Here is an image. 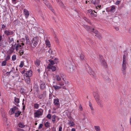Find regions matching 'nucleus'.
<instances>
[{
    "mask_svg": "<svg viewBox=\"0 0 131 131\" xmlns=\"http://www.w3.org/2000/svg\"><path fill=\"white\" fill-rule=\"evenodd\" d=\"M124 55L123 56V60L126 61L127 60V57L128 56V52L125 51L124 52Z\"/></svg>",
    "mask_w": 131,
    "mask_h": 131,
    "instance_id": "a211bd4d",
    "label": "nucleus"
},
{
    "mask_svg": "<svg viewBox=\"0 0 131 131\" xmlns=\"http://www.w3.org/2000/svg\"><path fill=\"white\" fill-rule=\"evenodd\" d=\"M39 42V39L38 38L35 37L32 40L31 45L32 47L34 48L38 45Z\"/></svg>",
    "mask_w": 131,
    "mask_h": 131,
    "instance_id": "6e6552de",
    "label": "nucleus"
},
{
    "mask_svg": "<svg viewBox=\"0 0 131 131\" xmlns=\"http://www.w3.org/2000/svg\"><path fill=\"white\" fill-rule=\"evenodd\" d=\"M93 95L95 100L98 105L101 107H103V105L101 100L100 99V97L97 93L94 92L93 93Z\"/></svg>",
    "mask_w": 131,
    "mask_h": 131,
    "instance_id": "7ed1b4c3",
    "label": "nucleus"
},
{
    "mask_svg": "<svg viewBox=\"0 0 131 131\" xmlns=\"http://www.w3.org/2000/svg\"><path fill=\"white\" fill-rule=\"evenodd\" d=\"M95 36L96 37L100 39H101V35L99 33L97 34Z\"/></svg>",
    "mask_w": 131,
    "mask_h": 131,
    "instance_id": "c9c22d12",
    "label": "nucleus"
},
{
    "mask_svg": "<svg viewBox=\"0 0 131 131\" xmlns=\"http://www.w3.org/2000/svg\"><path fill=\"white\" fill-rule=\"evenodd\" d=\"M49 48V50L48 51V52L50 53V54H51L52 53V50H51V49Z\"/></svg>",
    "mask_w": 131,
    "mask_h": 131,
    "instance_id": "13d9d810",
    "label": "nucleus"
},
{
    "mask_svg": "<svg viewBox=\"0 0 131 131\" xmlns=\"http://www.w3.org/2000/svg\"><path fill=\"white\" fill-rule=\"evenodd\" d=\"M68 124L71 127L75 125L74 123L73 122L71 121L69 122L68 123Z\"/></svg>",
    "mask_w": 131,
    "mask_h": 131,
    "instance_id": "b1692460",
    "label": "nucleus"
},
{
    "mask_svg": "<svg viewBox=\"0 0 131 131\" xmlns=\"http://www.w3.org/2000/svg\"><path fill=\"white\" fill-rule=\"evenodd\" d=\"M53 104L54 105L56 106H59L60 104L59 99H54Z\"/></svg>",
    "mask_w": 131,
    "mask_h": 131,
    "instance_id": "4468645a",
    "label": "nucleus"
},
{
    "mask_svg": "<svg viewBox=\"0 0 131 131\" xmlns=\"http://www.w3.org/2000/svg\"><path fill=\"white\" fill-rule=\"evenodd\" d=\"M43 110L42 109H39L37 110L34 114L35 117L39 118L40 116L42 115Z\"/></svg>",
    "mask_w": 131,
    "mask_h": 131,
    "instance_id": "0eeeda50",
    "label": "nucleus"
},
{
    "mask_svg": "<svg viewBox=\"0 0 131 131\" xmlns=\"http://www.w3.org/2000/svg\"><path fill=\"white\" fill-rule=\"evenodd\" d=\"M94 128L96 131H100L101 130L100 127L99 126H95Z\"/></svg>",
    "mask_w": 131,
    "mask_h": 131,
    "instance_id": "2f4dec72",
    "label": "nucleus"
},
{
    "mask_svg": "<svg viewBox=\"0 0 131 131\" xmlns=\"http://www.w3.org/2000/svg\"><path fill=\"white\" fill-rule=\"evenodd\" d=\"M79 109H80V110L81 111L82 110V107L81 106V105H80V106H79Z\"/></svg>",
    "mask_w": 131,
    "mask_h": 131,
    "instance_id": "69168bd1",
    "label": "nucleus"
},
{
    "mask_svg": "<svg viewBox=\"0 0 131 131\" xmlns=\"http://www.w3.org/2000/svg\"><path fill=\"white\" fill-rule=\"evenodd\" d=\"M80 59L82 61H84L85 60V58L83 54H81L80 55Z\"/></svg>",
    "mask_w": 131,
    "mask_h": 131,
    "instance_id": "cd10ccee",
    "label": "nucleus"
},
{
    "mask_svg": "<svg viewBox=\"0 0 131 131\" xmlns=\"http://www.w3.org/2000/svg\"><path fill=\"white\" fill-rule=\"evenodd\" d=\"M36 66L38 67L40 64V61L39 59H37L34 62Z\"/></svg>",
    "mask_w": 131,
    "mask_h": 131,
    "instance_id": "4be33fe9",
    "label": "nucleus"
},
{
    "mask_svg": "<svg viewBox=\"0 0 131 131\" xmlns=\"http://www.w3.org/2000/svg\"><path fill=\"white\" fill-rule=\"evenodd\" d=\"M51 9V11H52V12L53 13H54V9H53L52 8L51 9Z\"/></svg>",
    "mask_w": 131,
    "mask_h": 131,
    "instance_id": "774afa93",
    "label": "nucleus"
},
{
    "mask_svg": "<svg viewBox=\"0 0 131 131\" xmlns=\"http://www.w3.org/2000/svg\"><path fill=\"white\" fill-rule=\"evenodd\" d=\"M121 1V0H118V1H117L115 3V4L116 5H118L119 4Z\"/></svg>",
    "mask_w": 131,
    "mask_h": 131,
    "instance_id": "09e8293b",
    "label": "nucleus"
},
{
    "mask_svg": "<svg viewBox=\"0 0 131 131\" xmlns=\"http://www.w3.org/2000/svg\"><path fill=\"white\" fill-rule=\"evenodd\" d=\"M4 34L7 36H9L13 35L14 34V32L13 31L11 30H6L4 31Z\"/></svg>",
    "mask_w": 131,
    "mask_h": 131,
    "instance_id": "ddd939ff",
    "label": "nucleus"
},
{
    "mask_svg": "<svg viewBox=\"0 0 131 131\" xmlns=\"http://www.w3.org/2000/svg\"><path fill=\"white\" fill-rule=\"evenodd\" d=\"M53 61L55 63H57L58 62V59L57 58H55L54 59Z\"/></svg>",
    "mask_w": 131,
    "mask_h": 131,
    "instance_id": "3c124183",
    "label": "nucleus"
},
{
    "mask_svg": "<svg viewBox=\"0 0 131 131\" xmlns=\"http://www.w3.org/2000/svg\"><path fill=\"white\" fill-rule=\"evenodd\" d=\"M47 68L52 71H55L56 69V67L54 66H52L51 64H49L47 67Z\"/></svg>",
    "mask_w": 131,
    "mask_h": 131,
    "instance_id": "f3484780",
    "label": "nucleus"
},
{
    "mask_svg": "<svg viewBox=\"0 0 131 131\" xmlns=\"http://www.w3.org/2000/svg\"><path fill=\"white\" fill-rule=\"evenodd\" d=\"M10 57L9 56H8L6 58V60H7L10 59Z\"/></svg>",
    "mask_w": 131,
    "mask_h": 131,
    "instance_id": "bf43d9fd",
    "label": "nucleus"
},
{
    "mask_svg": "<svg viewBox=\"0 0 131 131\" xmlns=\"http://www.w3.org/2000/svg\"><path fill=\"white\" fill-rule=\"evenodd\" d=\"M19 109L17 107L15 106L12 108L9 111V113L11 115L15 113L17 111H18Z\"/></svg>",
    "mask_w": 131,
    "mask_h": 131,
    "instance_id": "9b49d317",
    "label": "nucleus"
},
{
    "mask_svg": "<svg viewBox=\"0 0 131 131\" xmlns=\"http://www.w3.org/2000/svg\"><path fill=\"white\" fill-rule=\"evenodd\" d=\"M62 127L60 126L59 128V131H62Z\"/></svg>",
    "mask_w": 131,
    "mask_h": 131,
    "instance_id": "680f3d73",
    "label": "nucleus"
},
{
    "mask_svg": "<svg viewBox=\"0 0 131 131\" xmlns=\"http://www.w3.org/2000/svg\"><path fill=\"white\" fill-rule=\"evenodd\" d=\"M13 42L14 40L13 39V38H9V43H11V44H12V43H13Z\"/></svg>",
    "mask_w": 131,
    "mask_h": 131,
    "instance_id": "f704fd0d",
    "label": "nucleus"
},
{
    "mask_svg": "<svg viewBox=\"0 0 131 131\" xmlns=\"http://www.w3.org/2000/svg\"><path fill=\"white\" fill-rule=\"evenodd\" d=\"M100 3V0H95L93 2V3L95 5L96 9H100L101 5H99Z\"/></svg>",
    "mask_w": 131,
    "mask_h": 131,
    "instance_id": "9d476101",
    "label": "nucleus"
},
{
    "mask_svg": "<svg viewBox=\"0 0 131 131\" xmlns=\"http://www.w3.org/2000/svg\"><path fill=\"white\" fill-rule=\"evenodd\" d=\"M71 131H76V130L75 128H72L71 129Z\"/></svg>",
    "mask_w": 131,
    "mask_h": 131,
    "instance_id": "338daca9",
    "label": "nucleus"
},
{
    "mask_svg": "<svg viewBox=\"0 0 131 131\" xmlns=\"http://www.w3.org/2000/svg\"><path fill=\"white\" fill-rule=\"evenodd\" d=\"M55 79L58 82V85H59L58 86L56 85L53 86L55 90L57 91L58 90L61 89L62 88L63 89H66V87L64 85V84H68L69 82L66 80L64 74L62 73H60L55 75ZM57 84L56 83V85Z\"/></svg>",
    "mask_w": 131,
    "mask_h": 131,
    "instance_id": "f257e3e1",
    "label": "nucleus"
},
{
    "mask_svg": "<svg viewBox=\"0 0 131 131\" xmlns=\"http://www.w3.org/2000/svg\"><path fill=\"white\" fill-rule=\"evenodd\" d=\"M43 126V125L42 124H39V125L38 127V128L40 129L42 128Z\"/></svg>",
    "mask_w": 131,
    "mask_h": 131,
    "instance_id": "6e6d98bb",
    "label": "nucleus"
},
{
    "mask_svg": "<svg viewBox=\"0 0 131 131\" xmlns=\"http://www.w3.org/2000/svg\"><path fill=\"white\" fill-rule=\"evenodd\" d=\"M14 103L17 106H18V104L20 102L19 98L15 97H14Z\"/></svg>",
    "mask_w": 131,
    "mask_h": 131,
    "instance_id": "2eb2a0df",
    "label": "nucleus"
},
{
    "mask_svg": "<svg viewBox=\"0 0 131 131\" xmlns=\"http://www.w3.org/2000/svg\"><path fill=\"white\" fill-rule=\"evenodd\" d=\"M46 84L43 82H41V84L40 88L42 90H43L46 88Z\"/></svg>",
    "mask_w": 131,
    "mask_h": 131,
    "instance_id": "412c9836",
    "label": "nucleus"
},
{
    "mask_svg": "<svg viewBox=\"0 0 131 131\" xmlns=\"http://www.w3.org/2000/svg\"><path fill=\"white\" fill-rule=\"evenodd\" d=\"M42 95H39V97H38V98H39V99H42Z\"/></svg>",
    "mask_w": 131,
    "mask_h": 131,
    "instance_id": "e2e57ef3",
    "label": "nucleus"
},
{
    "mask_svg": "<svg viewBox=\"0 0 131 131\" xmlns=\"http://www.w3.org/2000/svg\"><path fill=\"white\" fill-rule=\"evenodd\" d=\"M13 78L15 80H18L19 79L20 76L18 74H14V75L12 76Z\"/></svg>",
    "mask_w": 131,
    "mask_h": 131,
    "instance_id": "aec40b11",
    "label": "nucleus"
},
{
    "mask_svg": "<svg viewBox=\"0 0 131 131\" xmlns=\"http://www.w3.org/2000/svg\"><path fill=\"white\" fill-rule=\"evenodd\" d=\"M16 131H26L23 129L18 128L17 129Z\"/></svg>",
    "mask_w": 131,
    "mask_h": 131,
    "instance_id": "de8ad7c7",
    "label": "nucleus"
},
{
    "mask_svg": "<svg viewBox=\"0 0 131 131\" xmlns=\"http://www.w3.org/2000/svg\"><path fill=\"white\" fill-rule=\"evenodd\" d=\"M16 59V56L15 55H14L12 57V59L13 61H15Z\"/></svg>",
    "mask_w": 131,
    "mask_h": 131,
    "instance_id": "ea45409f",
    "label": "nucleus"
},
{
    "mask_svg": "<svg viewBox=\"0 0 131 131\" xmlns=\"http://www.w3.org/2000/svg\"><path fill=\"white\" fill-rule=\"evenodd\" d=\"M25 81L26 83L29 84L30 83V79L29 77H25Z\"/></svg>",
    "mask_w": 131,
    "mask_h": 131,
    "instance_id": "a878e982",
    "label": "nucleus"
},
{
    "mask_svg": "<svg viewBox=\"0 0 131 131\" xmlns=\"http://www.w3.org/2000/svg\"><path fill=\"white\" fill-rule=\"evenodd\" d=\"M44 40L45 41V44L46 46L48 47L49 48H50L51 46V44L48 38L46 37H44Z\"/></svg>",
    "mask_w": 131,
    "mask_h": 131,
    "instance_id": "f8f14e48",
    "label": "nucleus"
},
{
    "mask_svg": "<svg viewBox=\"0 0 131 131\" xmlns=\"http://www.w3.org/2000/svg\"><path fill=\"white\" fill-rule=\"evenodd\" d=\"M85 20L87 21V22H88V23H90V20H89V19H88L87 18H85V19H84Z\"/></svg>",
    "mask_w": 131,
    "mask_h": 131,
    "instance_id": "052dcab7",
    "label": "nucleus"
},
{
    "mask_svg": "<svg viewBox=\"0 0 131 131\" xmlns=\"http://www.w3.org/2000/svg\"><path fill=\"white\" fill-rule=\"evenodd\" d=\"M94 13H94L93 12L92 14L91 15V17L93 18L94 17H96L97 16V14H96V12H95L94 10L93 11Z\"/></svg>",
    "mask_w": 131,
    "mask_h": 131,
    "instance_id": "c756f323",
    "label": "nucleus"
},
{
    "mask_svg": "<svg viewBox=\"0 0 131 131\" xmlns=\"http://www.w3.org/2000/svg\"><path fill=\"white\" fill-rule=\"evenodd\" d=\"M85 66L89 73L91 75L93 76L94 77H95V73L92 71V69L88 64H86Z\"/></svg>",
    "mask_w": 131,
    "mask_h": 131,
    "instance_id": "1a4fd4ad",
    "label": "nucleus"
},
{
    "mask_svg": "<svg viewBox=\"0 0 131 131\" xmlns=\"http://www.w3.org/2000/svg\"><path fill=\"white\" fill-rule=\"evenodd\" d=\"M24 99H23V103H22V105H23V110H24L25 109V106L24 104Z\"/></svg>",
    "mask_w": 131,
    "mask_h": 131,
    "instance_id": "864d4df0",
    "label": "nucleus"
},
{
    "mask_svg": "<svg viewBox=\"0 0 131 131\" xmlns=\"http://www.w3.org/2000/svg\"><path fill=\"white\" fill-rule=\"evenodd\" d=\"M49 61L50 63L49 64H51L52 65V66H53V65L55 63L53 60H52L51 59H49Z\"/></svg>",
    "mask_w": 131,
    "mask_h": 131,
    "instance_id": "72a5a7b5",
    "label": "nucleus"
},
{
    "mask_svg": "<svg viewBox=\"0 0 131 131\" xmlns=\"http://www.w3.org/2000/svg\"><path fill=\"white\" fill-rule=\"evenodd\" d=\"M6 61H4L2 62V66H5L6 65Z\"/></svg>",
    "mask_w": 131,
    "mask_h": 131,
    "instance_id": "8fccbe9b",
    "label": "nucleus"
},
{
    "mask_svg": "<svg viewBox=\"0 0 131 131\" xmlns=\"http://www.w3.org/2000/svg\"><path fill=\"white\" fill-rule=\"evenodd\" d=\"M32 75V72L30 70H29L27 71L26 73L25 74L24 76L25 77H31Z\"/></svg>",
    "mask_w": 131,
    "mask_h": 131,
    "instance_id": "dca6fc26",
    "label": "nucleus"
},
{
    "mask_svg": "<svg viewBox=\"0 0 131 131\" xmlns=\"http://www.w3.org/2000/svg\"><path fill=\"white\" fill-rule=\"evenodd\" d=\"M92 31L96 35L97 34L99 33V32L97 30L95 29H92Z\"/></svg>",
    "mask_w": 131,
    "mask_h": 131,
    "instance_id": "4c0bfd02",
    "label": "nucleus"
},
{
    "mask_svg": "<svg viewBox=\"0 0 131 131\" xmlns=\"http://www.w3.org/2000/svg\"><path fill=\"white\" fill-rule=\"evenodd\" d=\"M14 47L15 48V49L17 51H19V53L20 55L23 54L24 51L21 49L24 47V44L23 43H18L17 45L15 44L14 45Z\"/></svg>",
    "mask_w": 131,
    "mask_h": 131,
    "instance_id": "f03ea898",
    "label": "nucleus"
},
{
    "mask_svg": "<svg viewBox=\"0 0 131 131\" xmlns=\"http://www.w3.org/2000/svg\"><path fill=\"white\" fill-rule=\"evenodd\" d=\"M104 79L107 82H109L110 81V79L108 76H106L104 77Z\"/></svg>",
    "mask_w": 131,
    "mask_h": 131,
    "instance_id": "a19ab883",
    "label": "nucleus"
},
{
    "mask_svg": "<svg viewBox=\"0 0 131 131\" xmlns=\"http://www.w3.org/2000/svg\"><path fill=\"white\" fill-rule=\"evenodd\" d=\"M115 8V6H112L111 8V11L113 12V10H114V9Z\"/></svg>",
    "mask_w": 131,
    "mask_h": 131,
    "instance_id": "4d7b16f0",
    "label": "nucleus"
},
{
    "mask_svg": "<svg viewBox=\"0 0 131 131\" xmlns=\"http://www.w3.org/2000/svg\"><path fill=\"white\" fill-rule=\"evenodd\" d=\"M24 65V63L23 61H21L20 62V65H19V67L21 68L23 67Z\"/></svg>",
    "mask_w": 131,
    "mask_h": 131,
    "instance_id": "37998d69",
    "label": "nucleus"
},
{
    "mask_svg": "<svg viewBox=\"0 0 131 131\" xmlns=\"http://www.w3.org/2000/svg\"><path fill=\"white\" fill-rule=\"evenodd\" d=\"M44 3L47 6V7L49 8L50 9L52 8L50 4L47 3V2H46V1H45Z\"/></svg>",
    "mask_w": 131,
    "mask_h": 131,
    "instance_id": "c85d7f7f",
    "label": "nucleus"
},
{
    "mask_svg": "<svg viewBox=\"0 0 131 131\" xmlns=\"http://www.w3.org/2000/svg\"><path fill=\"white\" fill-rule=\"evenodd\" d=\"M88 12L89 13H90V15L92 14V13L93 12V11L92 10L90 9L88 10Z\"/></svg>",
    "mask_w": 131,
    "mask_h": 131,
    "instance_id": "49530a36",
    "label": "nucleus"
},
{
    "mask_svg": "<svg viewBox=\"0 0 131 131\" xmlns=\"http://www.w3.org/2000/svg\"><path fill=\"white\" fill-rule=\"evenodd\" d=\"M17 0H12V2L14 4H16L17 2Z\"/></svg>",
    "mask_w": 131,
    "mask_h": 131,
    "instance_id": "603ef678",
    "label": "nucleus"
},
{
    "mask_svg": "<svg viewBox=\"0 0 131 131\" xmlns=\"http://www.w3.org/2000/svg\"><path fill=\"white\" fill-rule=\"evenodd\" d=\"M65 65L67 67L66 69L70 72H74V70L76 69V67L75 66L72 65L71 64L66 63Z\"/></svg>",
    "mask_w": 131,
    "mask_h": 131,
    "instance_id": "39448f33",
    "label": "nucleus"
},
{
    "mask_svg": "<svg viewBox=\"0 0 131 131\" xmlns=\"http://www.w3.org/2000/svg\"><path fill=\"white\" fill-rule=\"evenodd\" d=\"M47 117L49 119H50L51 117V115L50 114H48L47 116Z\"/></svg>",
    "mask_w": 131,
    "mask_h": 131,
    "instance_id": "a18cd8bd",
    "label": "nucleus"
},
{
    "mask_svg": "<svg viewBox=\"0 0 131 131\" xmlns=\"http://www.w3.org/2000/svg\"><path fill=\"white\" fill-rule=\"evenodd\" d=\"M18 125L19 127L21 128H23L25 127V125L23 123H19Z\"/></svg>",
    "mask_w": 131,
    "mask_h": 131,
    "instance_id": "393cba45",
    "label": "nucleus"
},
{
    "mask_svg": "<svg viewBox=\"0 0 131 131\" xmlns=\"http://www.w3.org/2000/svg\"><path fill=\"white\" fill-rule=\"evenodd\" d=\"M45 126L46 127L48 128L49 127H50V124L48 122L45 123Z\"/></svg>",
    "mask_w": 131,
    "mask_h": 131,
    "instance_id": "473e14b6",
    "label": "nucleus"
},
{
    "mask_svg": "<svg viewBox=\"0 0 131 131\" xmlns=\"http://www.w3.org/2000/svg\"><path fill=\"white\" fill-rule=\"evenodd\" d=\"M18 111H17V112H16L15 114V116L16 117H18L19 116H20V114L22 115V114H21V112L19 110H18Z\"/></svg>",
    "mask_w": 131,
    "mask_h": 131,
    "instance_id": "5701e85b",
    "label": "nucleus"
},
{
    "mask_svg": "<svg viewBox=\"0 0 131 131\" xmlns=\"http://www.w3.org/2000/svg\"><path fill=\"white\" fill-rule=\"evenodd\" d=\"M84 27L87 30H89L90 29V27L87 25H84Z\"/></svg>",
    "mask_w": 131,
    "mask_h": 131,
    "instance_id": "79ce46f5",
    "label": "nucleus"
},
{
    "mask_svg": "<svg viewBox=\"0 0 131 131\" xmlns=\"http://www.w3.org/2000/svg\"><path fill=\"white\" fill-rule=\"evenodd\" d=\"M54 38H55V40L56 43H59V39H58L57 37V35L54 34Z\"/></svg>",
    "mask_w": 131,
    "mask_h": 131,
    "instance_id": "7c9ffc66",
    "label": "nucleus"
},
{
    "mask_svg": "<svg viewBox=\"0 0 131 131\" xmlns=\"http://www.w3.org/2000/svg\"><path fill=\"white\" fill-rule=\"evenodd\" d=\"M39 107V104L37 103H35L34 104V107L35 109H38Z\"/></svg>",
    "mask_w": 131,
    "mask_h": 131,
    "instance_id": "58836bf2",
    "label": "nucleus"
},
{
    "mask_svg": "<svg viewBox=\"0 0 131 131\" xmlns=\"http://www.w3.org/2000/svg\"><path fill=\"white\" fill-rule=\"evenodd\" d=\"M58 2L59 3V4L62 7H64V6L63 4L62 3L61 1H59Z\"/></svg>",
    "mask_w": 131,
    "mask_h": 131,
    "instance_id": "c03bdc74",
    "label": "nucleus"
},
{
    "mask_svg": "<svg viewBox=\"0 0 131 131\" xmlns=\"http://www.w3.org/2000/svg\"><path fill=\"white\" fill-rule=\"evenodd\" d=\"M89 106L91 110H92V114H93V111L94 109L92 107V104H91V103H89Z\"/></svg>",
    "mask_w": 131,
    "mask_h": 131,
    "instance_id": "e433bc0d",
    "label": "nucleus"
},
{
    "mask_svg": "<svg viewBox=\"0 0 131 131\" xmlns=\"http://www.w3.org/2000/svg\"><path fill=\"white\" fill-rule=\"evenodd\" d=\"M127 61H123L122 66V67L121 71L122 72L124 75L126 74V64Z\"/></svg>",
    "mask_w": 131,
    "mask_h": 131,
    "instance_id": "423d86ee",
    "label": "nucleus"
},
{
    "mask_svg": "<svg viewBox=\"0 0 131 131\" xmlns=\"http://www.w3.org/2000/svg\"><path fill=\"white\" fill-rule=\"evenodd\" d=\"M24 13L25 15V17L26 18H27L29 15V11L26 9H24Z\"/></svg>",
    "mask_w": 131,
    "mask_h": 131,
    "instance_id": "6ab92c4d",
    "label": "nucleus"
},
{
    "mask_svg": "<svg viewBox=\"0 0 131 131\" xmlns=\"http://www.w3.org/2000/svg\"><path fill=\"white\" fill-rule=\"evenodd\" d=\"M129 123L130 125H131V116L130 117L129 119Z\"/></svg>",
    "mask_w": 131,
    "mask_h": 131,
    "instance_id": "0e129e2a",
    "label": "nucleus"
},
{
    "mask_svg": "<svg viewBox=\"0 0 131 131\" xmlns=\"http://www.w3.org/2000/svg\"><path fill=\"white\" fill-rule=\"evenodd\" d=\"M56 117V116L55 115H54L52 116V121L53 123H55Z\"/></svg>",
    "mask_w": 131,
    "mask_h": 131,
    "instance_id": "bb28decb",
    "label": "nucleus"
},
{
    "mask_svg": "<svg viewBox=\"0 0 131 131\" xmlns=\"http://www.w3.org/2000/svg\"><path fill=\"white\" fill-rule=\"evenodd\" d=\"M6 26L4 24H2V25L1 28L3 29H4L5 28H6Z\"/></svg>",
    "mask_w": 131,
    "mask_h": 131,
    "instance_id": "5fc2aeb1",
    "label": "nucleus"
},
{
    "mask_svg": "<svg viewBox=\"0 0 131 131\" xmlns=\"http://www.w3.org/2000/svg\"><path fill=\"white\" fill-rule=\"evenodd\" d=\"M99 61L101 66H103L105 68H107V63L105 61V60L102 56H99Z\"/></svg>",
    "mask_w": 131,
    "mask_h": 131,
    "instance_id": "20e7f679",
    "label": "nucleus"
}]
</instances>
